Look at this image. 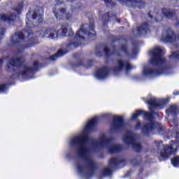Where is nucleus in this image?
Segmentation results:
<instances>
[{"label": "nucleus", "mask_w": 179, "mask_h": 179, "mask_svg": "<svg viewBox=\"0 0 179 179\" xmlns=\"http://www.w3.org/2000/svg\"><path fill=\"white\" fill-rule=\"evenodd\" d=\"M69 146L77 152L80 159L84 160V162H76V167L78 173L85 177H92L97 169L96 162L92 157L90 146L96 149H107L110 154L122 150L120 145L115 144L113 138L107 137L106 135L101 136L99 140H94L85 134H79L70 139Z\"/></svg>", "instance_id": "nucleus-1"}, {"label": "nucleus", "mask_w": 179, "mask_h": 179, "mask_svg": "<svg viewBox=\"0 0 179 179\" xmlns=\"http://www.w3.org/2000/svg\"><path fill=\"white\" fill-rule=\"evenodd\" d=\"M168 101L169 99H156V98L152 97L148 101V104L150 105L149 109L150 113L145 112L143 110H136V113L132 115V120H136V117H139V115H144L145 118L150 122L149 124L143 126L142 129L143 134L148 135L149 132H152V131L155 129H157L158 132H162V131H163V127H162V124L156 123L153 121V114H157L153 111V108L160 110L163 108L166 104H167Z\"/></svg>", "instance_id": "nucleus-2"}, {"label": "nucleus", "mask_w": 179, "mask_h": 179, "mask_svg": "<svg viewBox=\"0 0 179 179\" xmlns=\"http://www.w3.org/2000/svg\"><path fill=\"white\" fill-rule=\"evenodd\" d=\"M164 50L157 46L150 51L152 57L150 60V64L153 66H145L143 69V76L153 78L154 76H159L164 72L163 66L166 62V59L163 57V52Z\"/></svg>", "instance_id": "nucleus-3"}, {"label": "nucleus", "mask_w": 179, "mask_h": 179, "mask_svg": "<svg viewBox=\"0 0 179 179\" xmlns=\"http://www.w3.org/2000/svg\"><path fill=\"white\" fill-rule=\"evenodd\" d=\"M38 62H34L33 67L29 64H24V57H13L6 65V69L8 72H15L20 78L29 79L33 75V72L37 71Z\"/></svg>", "instance_id": "nucleus-4"}, {"label": "nucleus", "mask_w": 179, "mask_h": 179, "mask_svg": "<svg viewBox=\"0 0 179 179\" xmlns=\"http://www.w3.org/2000/svg\"><path fill=\"white\" fill-rule=\"evenodd\" d=\"M91 37L92 40L96 38V32L94 31V24L91 23L83 24L80 29L77 31L74 39L66 45L68 50H73L85 44V38Z\"/></svg>", "instance_id": "nucleus-5"}, {"label": "nucleus", "mask_w": 179, "mask_h": 179, "mask_svg": "<svg viewBox=\"0 0 179 179\" xmlns=\"http://www.w3.org/2000/svg\"><path fill=\"white\" fill-rule=\"evenodd\" d=\"M11 42L12 44L18 45L22 50L38 44L36 41V36L31 33V31L26 30L15 32V34L11 36Z\"/></svg>", "instance_id": "nucleus-6"}, {"label": "nucleus", "mask_w": 179, "mask_h": 179, "mask_svg": "<svg viewBox=\"0 0 179 179\" xmlns=\"http://www.w3.org/2000/svg\"><path fill=\"white\" fill-rule=\"evenodd\" d=\"M120 43V45L117 49H115V48H112L113 52L107 48H96V57H101L103 52L105 53L106 57H110V55H117V57H129L130 54L129 52H128V48L127 47V41L121 40Z\"/></svg>", "instance_id": "nucleus-7"}, {"label": "nucleus", "mask_w": 179, "mask_h": 179, "mask_svg": "<svg viewBox=\"0 0 179 179\" xmlns=\"http://www.w3.org/2000/svg\"><path fill=\"white\" fill-rule=\"evenodd\" d=\"M122 139L123 142L126 143V145L132 146L134 152H138L142 150V145L141 143L136 142L138 136L131 131H127Z\"/></svg>", "instance_id": "nucleus-8"}, {"label": "nucleus", "mask_w": 179, "mask_h": 179, "mask_svg": "<svg viewBox=\"0 0 179 179\" xmlns=\"http://www.w3.org/2000/svg\"><path fill=\"white\" fill-rule=\"evenodd\" d=\"M44 11L43 8H38L36 9L33 13L31 17L30 16V13L27 14V27H33V23H41L43 22V15Z\"/></svg>", "instance_id": "nucleus-9"}, {"label": "nucleus", "mask_w": 179, "mask_h": 179, "mask_svg": "<svg viewBox=\"0 0 179 179\" xmlns=\"http://www.w3.org/2000/svg\"><path fill=\"white\" fill-rule=\"evenodd\" d=\"M17 17V16L13 12H9L7 14H0V21L6 22L7 23H9V24L15 23ZM6 31V29L5 27H0V41L2 40L1 36H3Z\"/></svg>", "instance_id": "nucleus-10"}, {"label": "nucleus", "mask_w": 179, "mask_h": 179, "mask_svg": "<svg viewBox=\"0 0 179 179\" xmlns=\"http://www.w3.org/2000/svg\"><path fill=\"white\" fill-rule=\"evenodd\" d=\"M134 66L131 65V63L129 60H121L117 59L116 65L113 67L112 71L117 73L121 72V71H125L126 73H128L131 69H134Z\"/></svg>", "instance_id": "nucleus-11"}, {"label": "nucleus", "mask_w": 179, "mask_h": 179, "mask_svg": "<svg viewBox=\"0 0 179 179\" xmlns=\"http://www.w3.org/2000/svg\"><path fill=\"white\" fill-rule=\"evenodd\" d=\"M122 162H124V159H122L121 157L112 158L109 161V166L104 168L103 170L102 171V175L103 176V177L111 176V174H113V170L111 169L117 167L118 164H121V163Z\"/></svg>", "instance_id": "nucleus-12"}, {"label": "nucleus", "mask_w": 179, "mask_h": 179, "mask_svg": "<svg viewBox=\"0 0 179 179\" xmlns=\"http://www.w3.org/2000/svg\"><path fill=\"white\" fill-rule=\"evenodd\" d=\"M161 40L164 43H176L179 40V36L177 37L173 30L169 28L164 30Z\"/></svg>", "instance_id": "nucleus-13"}, {"label": "nucleus", "mask_w": 179, "mask_h": 179, "mask_svg": "<svg viewBox=\"0 0 179 179\" xmlns=\"http://www.w3.org/2000/svg\"><path fill=\"white\" fill-rule=\"evenodd\" d=\"M125 128V123L124 119L121 116H114L113 121L111 124V129L113 131H122Z\"/></svg>", "instance_id": "nucleus-14"}, {"label": "nucleus", "mask_w": 179, "mask_h": 179, "mask_svg": "<svg viewBox=\"0 0 179 179\" xmlns=\"http://www.w3.org/2000/svg\"><path fill=\"white\" fill-rule=\"evenodd\" d=\"M40 34L42 37H45L46 38H58V31L54 28H46L41 31Z\"/></svg>", "instance_id": "nucleus-15"}, {"label": "nucleus", "mask_w": 179, "mask_h": 179, "mask_svg": "<svg viewBox=\"0 0 179 179\" xmlns=\"http://www.w3.org/2000/svg\"><path fill=\"white\" fill-rule=\"evenodd\" d=\"M57 31L62 37H71V36H73L72 28L66 23L62 24L61 29Z\"/></svg>", "instance_id": "nucleus-16"}, {"label": "nucleus", "mask_w": 179, "mask_h": 179, "mask_svg": "<svg viewBox=\"0 0 179 179\" xmlns=\"http://www.w3.org/2000/svg\"><path fill=\"white\" fill-rule=\"evenodd\" d=\"M173 152V146L165 145L163 146L162 150L159 154V159L160 161L166 160L170 157V155Z\"/></svg>", "instance_id": "nucleus-17"}, {"label": "nucleus", "mask_w": 179, "mask_h": 179, "mask_svg": "<svg viewBox=\"0 0 179 179\" xmlns=\"http://www.w3.org/2000/svg\"><path fill=\"white\" fill-rule=\"evenodd\" d=\"M110 72V70H108V68L107 67H103L102 69H99L96 74L95 76L96 79H106L107 76H108V73Z\"/></svg>", "instance_id": "nucleus-18"}, {"label": "nucleus", "mask_w": 179, "mask_h": 179, "mask_svg": "<svg viewBox=\"0 0 179 179\" xmlns=\"http://www.w3.org/2000/svg\"><path fill=\"white\" fill-rule=\"evenodd\" d=\"M99 120V117H95L93 119L90 120L86 124L84 132H92L93 129H94V127L96 126V124H97V121Z\"/></svg>", "instance_id": "nucleus-19"}, {"label": "nucleus", "mask_w": 179, "mask_h": 179, "mask_svg": "<svg viewBox=\"0 0 179 179\" xmlns=\"http://www.w3.org/2000/svg\"><path fill=\"white\" fill-rule=\"evenodd\" d=\"M149 31V25L147 23L137 27L136 33L138 36H145Z\"/></svg>", "instance_id": "nucleus-20"}, {"label": "nucleus", "mask_w": 179, "mask_h": 179, "mask_svg": "<svg viewBox=\"0 0 179 179\" xmlns=\"http://www.w3.org/2000/svg\"><path fill=\"white\" fill-rule=\"evenodd\" d=\"M162 13L167 19H173V17H176V12L170 9L163 8Z\"/></svg>", "instance_id": "nucleus-21"}, {"label": "nucleus", "mask_w": 179, "mask_h": 179, "mask_svg": "<svg viewBox=\"0 0 179 179\" xmlns=\"http://www.w3.org/2000/svg\"><path fill=\"white\" fill-rule=\"evenodd\" d=\"M149 17L151 19L152 22H162L163 20V16L159 13H155L153 14H150Z\"/></svg>", "instance_id": "nucleus-22"}, {"label": "nucleus", "mask_w": 179, "mask_h": 179, "mask_svg": "<svg viewBox=\"0 0 179 179\" xmlns=\"http://www.w3.org/2000/svg\"><path fill=\"white\" fill-rule=\"evenodd\" d=\"M66 51L63 50L62 49H60L58 50L57 53H55L54 55L49 57L50 61H55L57 58H59V57H62L63 55H65L66 54Z\"/></svg>", "instance_id": "nucleus-23"}, {"label": "nucleus", "mask_w": 179, "mask_h": 179, "mask_svg": "<svg viewBox=\"0 0 179 179\" xmlns=\"http://www.w3.org/2000/svg\"><path fill=\"white\" fill-rule=\"evenodd\" d=\"M65 9L64 8H61L57 13L55 12V10H53V13H55V17L57 19H61L64 20V16H65Z\"/></svg>", "instance_id": "nucleus-24"}, {"label": "nucleus", "mask_w": 179, "mask_h": 179, "mask_svg": "<svg viewBox=\"0 0 179 179\" xmlns=\"http://www.w3.org/2000/svg\"><path fill=\"white\" fill-rule=\"evenodd\" d=\"M167 114H172L176 115L178 113V109L177 108V106L173 105L171 106L167 110H166Z\"/></svg>", "instance_id": "nucleus-25"}, {"label": "nucleus", "mask_w": 179, "mask_h": 179, "mask_svg": "<svg viewBox=\"0 0 179 179\" xmlns=\"http://www.w3.org/2000/svg\"><path fill=\"white\" fill-rule=\"evenodd\" d=\"M23 9V3L17 4V6L13 8V10L17 13V15H20Z\"/></svg>", "instance_id": "nucleus-26"}, {"label": "nucleus", "mask_w": 179, "mask_h": 179, "mask_svg": "<svg viewBox=\"0 0 179 179\" xmlns=\"http://www.w3.org/2000/svg\"><path fill=\"white\" fill-rule=\"evenodd\" d=\"M171 163L174 167H179V157H175L172 159Z\"/></svg>", "instance_id": "nucleus-27"}, {"label": "nucleus", "mask_w": 179, "mask_h": 179, "mask_svg": "<svg viewBox=\"0 0 179 179\" xmlns=\"http://www.w3.org/2000/svg\"><path fill=\"white\" fill-rule=\"evenodd\" d=\"M6 90H8V85L4 84L0 85V93H5Z\"/></svg>", "instance_id": "nucleus-28"}, {"label": "nucleus", "mask_w": 179, "mask_h": 179, "mask_svg": "<svg viewBox=\"0 0 179 179\" xmlns=\"http://www.w3.org/2000/svg\"><path fill=\"white\" fill-rule=\"evenodd\" d=\"M81 65H83V66H84L85 68H90V66H92V60L85 61Z\"/></svg>", "instance_id": "nucleus-29"}, {"label": "nucleus", "mask_w": 179, "mask_h": 179, "mask_svg": "<svg viewBox=\"0 0 179 179\" xmlns=\"http://www.w3.org/2000/svg\"><path fill=\"white\" fill-rule=\"evenodd\" d=\"M69 19H72V14L66 12V10L65 13H64V20H69Z\"/></svg>", "instance_id": "nucleus-30"}, {"label": "nucleus", "mask_w": 179, "mask_h": 179, "mask_svg": "<svg viewBox=\"0 0 179 179\" xmlns=\"http://www.w3.org/2000/svg\"><path fill=\"white\" fill-rule=\"evenodd\" d=\"M141 157H136V158H134L132 160V163L135 165V166H138V164H139V162H141Z\"/></svg>", "instance_id": "nucleus-31"}, {"label": "nucleus", "mask_w": 179, "mask_h": 179, "mask_svg": "<svg viewBox=\"0 0 179 179\" xmlns=\"http://www.w3.org/2000/svg\"><path fill=\"white\" fill-rule=\"evenodd\" d=\"M66 0H55L57 5H61L62 3H64V2H66ZM69 1H71L72 0H67Z\"/></svg>", "instance_id": "nucleus-32"}, {"label": "nucleus", "mask_w": 179, "mask_h": 179, "mask_svg": "<svg viewBox=\"0 0 179 179\" xmlns=\"http://www.w3.org/2000/svg\"><path fill=\"white\" fill-rule=\"evenodd\" d=\"M110 18V15L108 14V13H107L106 14H105L103 16V20H106V22H108V19Z\"/></svg>", "instance_id": "nucleus-33"}, {"label": "nucleus", "mask_w": 179, "mask_h": 179, "mask_svg": "<svg viewBox=\"0 0 179 179\" xmlns=\"http://www.w3.org/2000/svg\"><path fill=\"white\" fill-rule=\"evenodd\" d=\"M141 127H142V123H141L140 122H138L136 126V129H139V128H141Z\"/></svg>", "instance_id": "nucleus-34"}, {"label": "nucleus", "mask_w": 179, "mask_h": 179, "mask_svg": "<svg viewBox=\"0 0 179 179\" xmlns=\"http://www.w3.org/2000/svg\"><path fill=\"white\" fill-rule=\"evenodd\" d=\"M162 142L161 143H159V142H157V141H155V145H157V147L158 148V149H159V148H160V146H162Z\"/></svg>", "instance_id": "nucleus-35"}, {"label": "nucleus", "mask_w": 179, "mask_h": 179, "mask_svg": "<svg viewBox=\"0 0 179 179\" xmlns=\"http://www.w3.org/2000/svg\"><path fill=\"white\" fill-rule=\"evenodd\" d=\"M174 96H179V91H175L173 92Z\"/></svg>", "instance_id": "nucleus-36"}, {"label": "nucleus", "mask_w": 179, "mask_h": 179, "mask_svg": "<svg viewBox=\"0 0 179 179\" xmlns=\"http://www.w3.org/2000/svg\"><path fill=\"white\" fill-rule=\"evenodd\" d=\"M173 124H174L175 125H178V122L177 120H174V121H173Z\"/></svg>", "instance_id": "nucleus-37"}, {"label": "nucleus", "mask_w": 179, "mask_h": 179, "mask_svg": "<svg viewBox=\"0 0 179 179\" xmlns=\"http://www.w3.org/2000/svg\"><path fill=\"white\" fill-rule=\"evenodd\" d=\"M133 54H136V49H134V50H133Z\"/></svg>", "instance_id": "nucleus-38"}, {"label": "nucleus", "mask_w": 179, "mask_h": 179, "mask_svg": "<svg viewBox=\"0 0 179 179\" xmlns=\"http://www.w3.org/2000/svg\"><path fill=\"white\" fill-rule=\"evenodd\" d=\"M102 117H108V114H104L102 115Z\"/></svg>", "instance_id": "nucleus-39"}, {"label": "nucleus", "mask_w": 179, "mask_h": 179, "mask_svg": "<svg viewBox=\"0 0 179 179\" xmlns=\"http://www.w3.org/2000/svg\"><path fill=\"white\" fill-rule=\"evenodd\" d=\"M17 52H22V50H20V49L19 48L17 49Z\"/></svg>", "instance_id": "nucleus-40"}, {"label": "nucleus", "mask_w": 179, "mask_h": 179, "mask_svg": "<svg viewBox=\"0 0 179 179\" xmlns=\"http://www.w3.org/2000/svg\"><path fill=\"white\" fill-rule=\"evenodd\" d=\"M0 65H2V59H0Z\"/></svg>", "instance_id": "nucleus-41"}]
</instances>
